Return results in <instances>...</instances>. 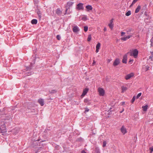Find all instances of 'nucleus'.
Instances as JSON below:
<instances>
[{
    "label": "nucleus",
    "mask_w": 153,
    "mask_h": 153,
    "mask_svg": "<svg viewBox=\"0 0 153 153\" xmlns=\"http://www.w3.org/2000/svg\"><path fill=\"white\" fill-rule=\"evenodd\" d=\"M133 59H130V60L129 61V63L130 64H131L133 62Z\"/></svg>",
    "instance_id": "31"
},
{
    "label": "nucleus",
    "mask_w": 153,
    "mask_h": 153,
    "mask_svg": "<svg viewBox=\"0 0 153 153\" xmlns=\"http://www.w3.org/2000/svg\"><path fill=\"white\" fill-rule=\"evenodd\" d=\"M87 19V16H83L81 17V19L83 21L86 20Z\"/></svg>",
    "instance_id": "20"
},
{
    "label": "nucleus",
    "mask_w": 153,
    "mask_h": 153,
    "mask_svg": "<svg viewBox=\"0 0 153 153\" xmlns=\"http://www.w3.org/2000/svg\"><path fill=\"white\" fill-rule=\"evenodd\" d=\"M88 30V27L87 26H85L84 27V30L85 32H86Z\"/></svg>",
    "instance_id": "26"
},
{
    "label": "nucleus",
    "mask_w": 153,
    "mask_h": 153,
    "mask_svg": "<svg viewBox=\"0 0 153 153\" xmlns=\"http://www.w3.org/2000/svg\"><path fill=\"white\" fill-rule=\"evenodd\" d=\"M56 39L59 40L61 39V37L59 35H57L56 36Z\"/></svg>",
    "instance_id": "29"
},
{
    "label": "nucleus",
    "mask_w": 153,
    "mask_h": 153,
    "mask_svg": "<svg viewBox=\"0 0 153 153\" xmlns=\"http://www.w3.org/2000/svg\"><path fill=\"white\" fill-rule=\"evenodd\" d=\"M38 102L41 106L44 105V101L43 100L40 99L38 100Z\"/></svg>",
    "instance_id": "13"
},
{
    "label": "nucleus",
    "mask_w": 153,
    "mask_h": 153,
    "mask_svg": "<svg viewBox=\"0 0 153 153\" xmlns=\"http://www.w3.org/2000/svg\"><path fill=\"white\" fill-rule=\"evenodd\" d=\"M71 3V5H72V3L71 2L70 3Z\"/></svg>",
    "instance_id": "45"
},
{
    "label": "nucleus",
    "mask_w": 153,
    "mask_h": 153,
    "mask_svg": "<svg viewBox=\"0 0 153 153\" xmlns=\"http://www.w3.org/2000/svg\"><path fill=\"white\" fill-rule=\"evenodd\" d=\"M132 36H128L126 37H122L121 38V40L123 41H126L128 39H129Z\"/></svg>",
    "instance_id": "10"
},
{
    "label": "nucleus",
    "mask_w": 153,
    "mask_h": 153,
    "mask_svg": "<svg viewBox=\"0 0 153 153\" xmlns=\"http://www.w3.org/2000/svg\"><path fill=\"white\" fill-rule=\"evenodd\" d=\"M0 130L1 133H6L7 132L5 126L4 125L3 126H1L0 128Z\"/></svg>",
    "instance_id": "5"
},
{
    "label": "nucleus",
    "mask_w": 153,
    "mask_h": 153,
    "mask_svg": "<svg viewBox=\"0 0 153 153\" xmlns=\"http://www.w3.org/2000/svg\"><path fill=\"white\" fill-rule=\"evenodd\" d=\"M138 0H134L132 1L131 4L130 5V7L132 6Z\"/></svg>",
    "instance_id": "22"
},
{
    "label": "nucleus",
    "mask_w": 153,
    "mask_h": 153,
    "mask_svg": "<svg viewBox=\"0 0 153 153\" xmlns=\"http://www.w3.org/2000/svg\"><path fill=\"white\" fill-rule=\"evenodd\" d=\"M135 96H134L133 97L131 100V102L132 103H133V102L135 101Z\"/></svg>",
    "instance_id": "28"
},
{
    "label": "nucleus",
    "mask_w": 153,
    "mask_h": 153,
    "mask_svg": "<svg viewBox=\"0 0 153 153\" xmlns=\"http://www.w3.org/2000/svg\"><path fill=\"white\" fill-rule=\"evenodd\" d=\"M113 19H111V20L110 23H111V24H113Z\"/></svg>",
    "instance_id": "42"
},
{
    "label": "nucleus",
    "mask_w": 153,
    "mask_h": 153,
    "mask_svg": "<svg viewBox=\"0 0 153 153\" xmlns=\"http://www.w3.org/2000/svg\"><path fill=\"white\" fill-rule=\"evenodd\" d=\"M100 43H98L96 46V52L98 53L99 51V50L100 48Z\"/></svg>",
    "instance_id": "12"
},
{
    "label": "nucleus",
    "mask_w": 153,
    "mask_h": 153,
    "mask_svg": "<svg viewBox=\"0 0 153 153\" xmlns=\"http://www.w3.org/2000/svg\"><path fill=\"white\" fill-rule=\"evenodd\" d=\"M95 63H96L95 62V61L94 60L93 62V63H92V65H95Z\"/></svg>",
    "instance_id": "37"
},
{
    "label": "nucleus",
    "mask_w": 153,
    "mask_h": 153,
    "mask_svg": "<svg viewBox=\"0 0 153 153\" xmlns=\"http://www.w3.org/2000/svg\"><path fill=\"white\" fill-rule=\"evenodd\" d=\"M125 33L124 32H122L121 33V36H123L125 34Z\"/></svg>",
    "instance_id": "35"
},
{
    "label": "nucleus",
    "mask_w": 153,
    "mask_h": 153,
    "mask_svg": "<svg viewBox=\"0 0 153 153\" xmlns=\"http://www.w3.org/2000/svg\"><path fill=\"white\" fill-rule=\"evenodd\" d=\"M84 102H89V101L88 99H85L84 100Z\"/></svg>",
    "instance_id": "32"
},
{
    "label": "nucleus",
    "mask_w": 153,
    "mask_h": 153,
    "mask_svg": "<svg viewBox=\"0 0 153 153\" xmlns=\"http://www.w3.org/2000/svg\"><path fill=\"white\" fill-rule=\"evenodd\" d=\"M106 30H107V29H106V27H105L104 28V30L105 31H106Z\"/></svg>",
    "instance_id": "41"
},
{
    "label": "nucleus",
    "mask_w": 153,
    "mask_h": 153,
    "mask_svg": "<svg viewBox=\"0 0 153 153\" xmlns=\"http://www.w3.org/2000/svg\"><path fill=\"white\" fill-rule=\"evenodd\" d=\"M91 39V35L90 34H89L88 35V39H87L88 41V42L90 41Z\"/></svg>",
    "instance_id": "21"
},
{
    "label": "nucleus",
    "mask_w": 153,
    "mask_h": 153,
    "mask_svg": "<svg viewBox=\"0 0 153 153\" xmlns=\"http://www.w3.org/2000/svg\"><path fill=\"white\" fill-rule=\"evenodd\" d=\"M140 9H141V6L140 5H139L137 6V8L136 9V10H135V13H138L140 11Z\"/></svg>",
    "instance_id": "16"
},
{
    "label": "nucleus",
    "mask_w": 153,
    "mask_h": 153,
    "mask_svg": "<svg viewBox=\"0 0 153 153\" xmlns=\"http://www.w3.org/2000/svg\"><path fill=\"white\" fill-rule=\"evenodd\" d=\"M38 14L39 17V18H41V13L40 12H39H39H38Z\"/></svg>",
    "instance_id": "34"
},
{
    "label": "nucleus",
    "mask_w": 153,
    "mask_h": 153,
    "mask_svg": "<svg viewBox=\"0 0 153 153\" xmlns=\"http://www.w3.org/2000/svg\"><path fill=\"white\" fill-rule=\"evenodd\" d=\"M153 41V35H152V37L151 39V41L152 42Z\"/></svg>",
    "instance_id": "40"
},
{
    "label": "nucleus",
    "mask_w": 153,
    "mask_h": 153,
    "mask_svg": "<svg viewBox=\"0 0 153 153\" xmlns=\"http://www.w3.org/2000/svg\"><path fill=\"white\" fill-rule=\"evenodd\" d=\"M120 63V60L118 58L116 59L114 61L113 63V65L114 66H115L118 65Z\"/></svg>",
    "instance_id": "6"
},
{
    "label": "nucleus",
    "mask_w": 153,
    "mask_h": 153,
    "mask_svg": "<svg viewBox=\"0 0 153 153\" xmlns=\"http://www.w3.org/2000/svg\"><path fill=\"white\" fill-rule=\"evenodd\" d=\"M76 9L78 10H83L84 9L83 4L80 3L78 4L76 7Z\"/></svg>",
    "instance_id": "2"
},
{
    "label": "nucleus",
    "mask_w": 153,
    "mask_h": 153,
    "mask_svg": "<svg viewBox=\"0 0 153 153\" xmlns=\"http://www.w3.org/2000/svg\"><path fill=\"white\" fill-rule=\"evenodd\" d=\"M98 91L100 96H103L104 95L105 91L102 88L100 87L98 89Z\"/></svg>",
    "instance_id": "3"
},
{
    "label": "nucleus",
    "mask_w": 153,
    "mask_h": 153,
    "mask_svg": "<svg viewBox=\"0 0 153 153\" xmlns=\"http://www.w3.org/2000/svg\"><path fill=\"white\" fill-rule=\"evenodd\" d=\"M56 13L58 15H60L62 13V11L60 10V8H57L56 10Z\"/></svg>",
    "instance_id": "15"
},
{
    "label": "nucleus",
    "mask_w": 153,
    "mask_h": 153,
    "mask_svg": "<svg viewBox=\"0 0 153 153\" xmlns=\"http://www.w3.org/2000/svg\"><path fill=\"white\" fill-rule=\"evenodd\" d=\"M56 92L57 91L56 90H52L50 91V92L52 94L56 93Z\"/></svg>",
    "instance_id": "24"
},
{
    "label": "nucleus",
    "mask_w": 153,
    "mask_h": 153,
    "mask_svg": "<svg viewBox=\"0 0 153 153\" xmlns=\"http://www.w3.org/2000/svg\"><path fill=\"white\" fill-rule=\"evenodd\" d=\"M121 88L122 90V93H124L127 90V88L126 87L122 86L121 87Z\"/></svg>",
    "instance_id": "17"
},
{
    "label": "nucleus",
    "mask_w": 153,
    "mask_h": 153,
    "mask_svg": "<svg viewBox=\"0 0 153 153\" xmlns=\"http://www.w3.org/2000/svg\"><path fill=\"white\" fill-rule=\"evenodd\" d=\"M106 141H104L103 142V147H104L106 146Z\"/></svg>",
    "instance_id": "30"
},
{
    "label": "nucleus",
    "mask_w": 153,
    "mask_h": 153,
    "mask_svg": "<svg viewBox=\"0 0 153 153\" xmlns=\"http://www.w3.org/2000/svg\"><path fill=\"white\" fill-rule=\"evenodd\" d=\"M131 11L129 10L126 13V15L127 16H128L131 15Z\"/></svg>",
    "instance_id": "23"
},
{
    "label": "nucleus",
    "mask_w": 153,
    "mask_h": 153,
    "mask_svg": "<svg viewBox=\"0 0 153 153\" xmlns=\"http://www.w3.org/2000/svg\"><path fill=\"white\" fill-rule=\"evenodd\" d=\"M89 110L88 108H86L85 111V112H88L89 111Z\"/></svg>",
    "instance_id": "36"
},
{
    "label": "nucleus",
    "mask_w": 153,
    "mask_h": 153,
    "mask_svg": "<svg viewBox=\"0 0 153 153\" xmlns=\"http://www.w3.org/2000/svg\"><path fill=\"white\" fill-rule=\"evenodd\" d=\"M81 153H86V152L84 151H82Z\"/></svg>",
    "instance_id": "43"
},
{
    "label": "nucleus",
    "mask_w": 153,
    "mask_h": 153,
    "mask_svg": "<svg viewBox=\"0 0 153 153\" xmlns=\"http://www.w3.org/2000/svg\"><path fill=\"white\" fill-rule=\"evenodd\" d=\"M88 88H85L83 90L82 93L81 95V97H83L87 93L88 91Z\"/></svg>",
    "instance_id": "7"
},
{
    "label": "nucleus",
    "mask_w": 153,
    "mask_h": 153,
    "mask_svg": "<svg viewBox=\"0 0 153 153\" xmlns=\"http://www.w3.org/2000/svg\"><path fill=\"white\" fill-rule=\"evenodd\" d=\"M138 53V51L136 49L133 50L130 52L127 53L128 54H129L131 56H133L135 58L137 57Z\"/></svg>",
    "instance_id": "1"
},
{
    "label": "nucleus",
    "mask_w": 153,
    "mask_h": 153,
    "mask_svg": "<svg viewBox=\"0 0 153 153\" xmlns=\"http://www.w3.org/2000/svg\"><path fill=\"white\" fill-rule=\"evenodd\" d=\"M127 54H126L123 57V59L122 60L123 62L124 63H127Z\"/></svg>",
    "instance_id": "9"
},
{
    "label": "nucleus",
    "mask_w": 153,
    "mask_h": 153,
    "mask_svg": "<svg viewBox=\"0 0 153 153\" xmlns=\"http://www.w3.org/2000/svg\"><path fill=\"white\" fill-rule=\"evenodd\" d=\"M111 61V59H108V60H107V62H108L109 63Z\"/></svg>",
    "instance_id": "39"
},
{
    "label": "nucleus",
    "mask_w": 153,
    "mask_h": 153,
    "mask_svg": "<svg viewBox=\"0 0 153 153\" xmlns=\"http://www.w3.org/2000/svg\"><path fill=\"white\" fill-rule=\"evenodd\" d=\"M149 149L150 150V153H152L153 151V147L150 148Z\"/></svg>",
    "instance_id": "33"
},
{
    "label": "nucleus",
    "mask_w": 153,
    "mask_h": 153,
    "mask_svg": "<svg viewBox=\"0 0 153 153\" xmlns=\"http://www.w3.org/2000/svg\"><path fill=\"white\" fill-rule=\"evenodd\" d=\"M37 22V21L36 19H33L31 21V23L32 24H36Z\"/></svg>",
    "instance_id": "18"
},
{
    "label": "nucleus",
    "mask_w": 153,
    "mask_h": 153,
    "mask_svg": "<svg viewBox=\"0 0 153 153\" xmlns=\"http://www.w3.org/2000/svg\"><path fill=\"white\" fill-rule=\"evenodd\" d=\"M86 8L87 9V11H88L92 10L93 8L92 6L90 5L86 6Z\"/></svg>",
    "instance_id": "14"
},
{
    "label": "nucleus",
    "mask_w": 153,
    "mask_h": 153,
    "mask_svg": "<svg viewBox=\"0 0 153 153\" xmlns=\"http://www.w3.org/2000/svg\"><path fill=\"white\" fill-rule=\"evenodd\" d=\"M148 105H146L144 106H143L142 107L144 111H146L148 109Z\"/></svg>",
    "instance_id": "19"
},
{
    "label": "nucleus",
    "mask_w": 153,
    "mask_h": 153,
    "mask_svg": "<svg viewBox=\"0 0 153 153\" xmlns=\"http://www.w3.org/2000/svg\"><path fill=\"white\" fill-rule=\"evenodd\" d=\"M142 93H139L137 95L136 97V98L138 99L139 97H140Z\"/></svg>",
    "instance_id": "27"
},
{
    "label": "nucleus",
    "mask_w": 153,
    "mask_h": 153,
    "mask_svg": "<svg viewBox=\"0 0 153 153\" xmlns=\"http://www.w3.org/2000/svg\"><path fill=\"white\" fill-rule=\"evenodd\" d=\"M108 26L109 27L111 28V29H112L113 27V24H111V23H110L108 24Z\"/></svg>",
    "instance_id": "25"
},
{
    "label": "nucleus",
    "mask_w": 153,
    "mask_h": 153,
    "mask_svg": "<svg viewBox=\"0 0 153 153\" xmlns=\"http://www.w3.org/2000/svg\"><path fill=\"white\" fill-rule=\"evenodd\" d=\"M125 102H122L121 103V105H124L125 104Z\"/></svg>",
    "instance_id": "38"
},
{
    "label": "nucleus",
    "mask_w": 153,
    "mask_h": 153,
    "mask_svg": "<svg viewBox=\"0 0 153 153\" xmlns=\"http://www.w3.org/2000/svg\"><path fill=\"white\" fill-rule=\"evenodd\" d=\"M134 76V74L133 73H131L130 74H128L125 77L126 80H128L130 79L131 78L133 77Z\"/></svg>",
    "instance_id": "4"
},
{
    "label": "nucleus",
    "mask_w": 153,
    "mask_h": 153,
    "mask_svg": "<svg viewBox=\"0 0 153 153\" xmlns=\"http://www.w3.org/2000/svg\"><path fill=\"white\" fill-rule=\"evenodd\" d=\"M67 9H66V11H66V12H67Z\"/></svg>",
    "instance_id": "44"
},
{
    "label": "nucleus",
    "mask_w": 153,
    "mask_h": 153,
    "mask_svg": "<svg viewBox=\"0 0 153 153\" xmlns=\"http://www.w3.org/2000/svg\"><path fill=\"white\" fill-rule=\"evenodd\" d=\"M121 131L123 134H125L127 133V131L126 128L123 126L121 128Z\"/></svg>",
    "instance_id": "8"
},
{
    "label": "nucleus",
    "mask_w": 153,
    "mask_h": 153,
    "mask_svg": "<svg viewBox=\"0 0 153 153\" xmlns=\"http://www.w3.org/2000/svg\"><path fill=\"white\" fill-rule=\"evenodd\" d=\"M73 31L74 33H76L79 31V29L77 26H75L73 28Z\"/></svg>",
    "instance_id": "11"
}]
</instances>
